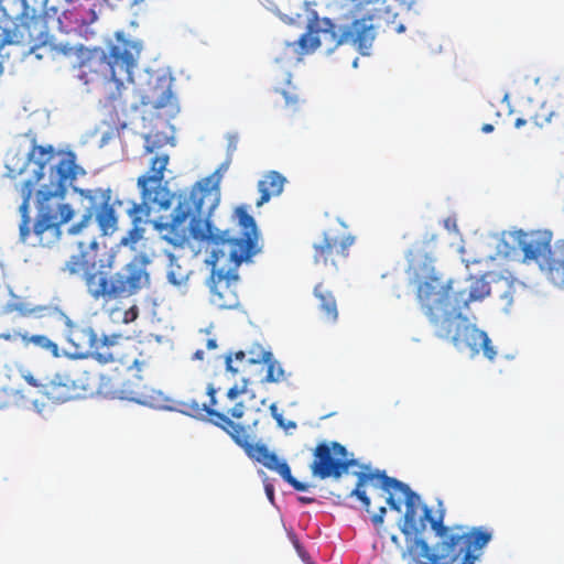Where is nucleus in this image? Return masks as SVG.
Masks as SVG:
<instances>
[{"label": "nucleus", "mask_w": 564, "mask_h": 564, "mask_svg": "<svg viewBox=\"0 0 564 564\" xmlns=\"http://www.w3.org/2000/svg\"><path fill=\"white\" fill-rule=\"evenodd\" d=\"M219 200L217 186L197 184L191 191L180 192L171 221L163 226L164 239L174 247H184L191 238L214 246L209 300L219 310H234L239 305L237 270L260 251L259 232L253 217L243 207L236 209L238 235L215 228L209 217Z\"/></svg>", "instance_id": "1"}, {"label": "nucleus", "mask_w": 564, "mask_h": 564, "mask_svg": "<svg viewBox=\"0 0 564 564\" xmlns=\"http://www.w3.org/2000/svg\"><path fill=\"white\" fill-rule=\"evenodd\" d=\"M409 272L416 283V300L421 311L434 328L437 338L449 341L458 351L470 357L482 351L492 361L497 351L487 333L479 329L463 314L469 304L482 301L490 294L484 278L467 276L463 280H442L435 270L434 254L413 248L408 253Z\"/></svg>", "instance_id": "2"}, {"label": "nucleus", "mask_w": 564, "mask_h": 564, "mask_svg": "<svg viewBox=\"0 0 564 564\" xmlns=\"http://www.w3.org/2000/svg\"><path fill=\"white\" fill-rule=\"evenodd\" d=\"M57 156V161L47 169L48 182L43 183L36 193L37 215L32 230L36 242L45 248L57 243L62 237V226L75 216V209L63 202L68 186L79 195L84 213L67 232L73 236L85 234L96 223L100 236L113 235L119 223L116 207L121 206L122 202L112 197L109 187L74 186L77 176L86 174L85 170L77 164L76 154L72 151H61Z\"/></svg>", "instance_id": "3"}, {"label": "nucleus", "mask_w": 564, "mask_h": 564, "mask_svg": "<svg viewBox=\"0 0 564 564\" xmlns=\"http://www.w3.org/2000/svg\"><path fill=\"white\" fill-rule=\"evenodd\" d=\"M85 242L79 241L80 252L73 254L64 263L62 271L68 275L83 273V282L88 296L95 302L110 303L137 294L149 282V274L137 262H129L112 272L111 263L91 261L83 251Z\"/></svg>", "instance_id": "4"}, {"label": "nucleus", "mask_w": 564, "mask_h": 564, "mask_svg": "<svg viewBox=\"0 0 564 564\" xmlns=\"http://www.w3.org/2000/svg\"><path fill=\"white\" fill-rule=\"evenodd\" d=\"M66 340L75 358L91 356L101 365L120 364L127 370H141L145 364L140 343L120 334L98 338L93 327L67 319Z\"/></svg>", "instance_id": "5"}, {"label": "nucleus", "mask_w": 564, "mask_h": 564, "mask_svg": "<svg viewBox=\"0 0 564 564\" xmlns=\"http://www.w3.org/2000/svg\"><path fill=\"white\" fill-rule=\"evenodd\" d=\"M351 6L339 18L340 35H378L380 33H403L405 26L397 21L398 9L412 8L415 0H352Z\"/></svg>", "instance_id": "6"}, {"label": "nucleus", "mask_w": 564, "mask_h": 564, "mask_svg": "<svg viewBox=\"0 0 564 564\" xmlns=\"http://www.w3.org/2000/svg\"><path fill=\"white\" fill-rule=\"evenodd\" d=\"M143 50L142 41L135 37H109L106 50L94 48L90 57L82 63L89 67L94 57L108 66V75L102 78L101 94L106 102L113 104L122 98L126 83H133V69Z\"/></svg>", "instance_id": "7"}, {"label": "nucleus", "mask_w": 564, "mask_h": 564, "mask_svg": "<svg viewBox=\"0 0 564 564\" xmlns=\"http://www.w3.org/2000/svg\"><path fill=\"white\" fill-rule=\"evenodd\" d=\"M358 480L355 488L350 491V497H356L362 503L366 511L370 510V499L367 496L364 486L373 479L381 481V488L389 492L386 498L387 505L398 512L401 511V502L395 500L392 490L399 491L404 496L405 513L404 523L401 527V532L405 536L422 534L426 529L429 522L432 527V521L437 518L432 516V510L423 505L421 506L420 496L414 492L406 484L386 475V471L376 470L373 473H358Z\"/></svg>", "instance_id": "8"}, {"label": "nucleus", "mask_w": 564, "mask_h": 564, "mask_svg": "<svg viewBox=\"0 0 564 564\" xmlns=\"http://www.w3.org/2000/svg\"><path fill=\"white\" fill-rule=\"evenodd\" d=\"M188 406L193 415H203L206 413L210 416V422L225 431L239 447L243 448L249 458L262 464L265 468L278 473L283 480L291 485L295 490L306 491L310 488V485L302 482L292 476L290 466L286 462H281L278 455L270 452L264 444L254 443L256 434L253 429L257 426L258 420H254L252 424L242 425L230 421L224 413L209 409L206 405H198L193 402Z\"/></svg>", "instance_id": "9"}, {"label": "nucleus", "mask_w": 564, "mask_h": 564, "mask_svg": "<svg viewBox=\"0 0 564 564\" xmlns=\"http://www.w3.org/2000/svg\"><path fill=\"white\" fill-rule=\"evenodd\" d=\"M432 530L438 538L444 564H476L482 555L484 547L490 542L492 535L482 527L467 528L463 524L445 525L444 511L435 521Z\"/></svg>", "instance_id": "10"}, {"label": "nucleus", "mask_w": 564, "mask_h": 564, "mask_svg": "<svg viewBox=\"0 0 564 564\" xmlns=\"http://www.w3.org/2000/svg\"><path fill=\"white\" fill-rule=\"evenodd\" d=\"M169 161V154L163 152L155 153L150 161L149 171L137 181L142 203L133 202L127 210L135 228L149 216L150 204L156 205L161 209H167L172 204L174 195L163 184L164 172Z\"/></svg>", "instance_id": "11"}, {"label": "nucleus", "mask_w": 564, "mask_h": 564, "mask_svg": "<svg viewBox=\"0 0 564 564\" xmlns=\"http://www.w3.org/2000/svg\"><path fill=\"white\" fill-rule=\"evenodd\" d=\"M25 381L54 403H64L78 399L93 390L90 373L82 369L56 372L51 379L39 380L32 375L24 376Z\"/></svg>", "instance_id": "12"}, {"label": "nucleus", "mask_w": 564, "mask_h": 564, "mask_svg": "<svg viewBox=\"0 0 564 564\" xmlns=\"http://www.w3.org/2000/svg\"><path fill=\"white\" fill-rule=\"evenodd\" d=\"M314 458L311 464L313 476L319 479H338L348 469L357 465V460L348 458V452L344 445L338 442H323L314 449Z\"/></svg>", "instance_id": "13"}, {"label": "nucleus", "mask_w": 564, "mask_h": 564, "mask_svg": "<svg viewBox=\"0 0 564 564\" xmlns=\"http://www.w3.org/2000/svg\"><path fill=\"white\" fill-rule=\"evenodd\" d=\"M354 237L345 232L329 229L322 239L314 243L313 259L316 264L337 267V262L348 257V249L354 243Z\"/></svg>", "instance_id": "14"}, {"label": "nucleus", "mask_w": 564, "mask_h": 564, "mask_svg": "<svg viewBox=\"0 0 564 564\" xmlns=\"http://www.w3.org/2000/svg\"><path fill=\"white\" fill-rule=\"evenodd\" d=\"M65 7L63 9V17L55 18L57 31L62 33H89L87 30H83L89 26L97 20V14L94 6L89 4V0H64Z\"/></svg>", "instance_id": "15"}, {"label": "nucleus", "mask_w": 564, "mask_h": 564, "mask_svg": "<svg viewBox=\"0 0 564 564\" xmlns=\"http://www.w3.org/2000/svg\"><path fill=\"white\" fill-rule=\"evenodd\" d=\"M21 2L22 10L15 19L0 4V35H46L41 18L35 15L26 19V10L31 11L32 7L25 0ZM30 15L31 12L28 13V17Z\"/></svg>", "instance_id": "16"}, {"label": "nucleus", "mask_w": 564, "mask_h": 564, "mask_svg": "<svg viewBox=\"0 0 564 564\" xmlns=\"http://www.w3.org/2000/svg\"><path fill=\"white\" fill-rule=\"evenodd\" d=\"M514 246L523 252L525 261H539L540 258L544 259L551 249L552 232L549 230H531L524 231L522 229L512 231L510 234Z\"/></svg>", "instance_id": "17"}, {"label": "nucleus", "mask_w": 564, "mask_h": 564, "mask_svg": "<svg viewBox=\"0 0 564 564\" xmlns=\"http://www.w3.org/2000/svg\"><path fill=\"white\" fill-rule=\"evenodd\" d=\"M305 19L302 14L297 13L294 17L282 15L281 19L289 25L302 26L305 25V32L302 35H336V24L329 18H321L316 10L311 8V2H304Z\"/></svg>", "instance_id": "18"}, {"label": "nucleus", "mask_w": 564, "mask_h": 564, "mask_svg": "<svg viewBox=\"0 0 564 564\" xmlns=\"http://www.w3.org/2000/svg\"><path fill=\"white\" fill-rule=\"evenodd\" d=\"M55 149L53 145H36L33 144L32 149L28 153L29 160H34L35 164L39 166V169L35 171V180H28L23 182L19 188V193L22 197V200L30 202L32 194H33V187L34 183L39 182L41 180H44L45 176V170L46 164L50 163L55 158ZM48 182V178L46 181H43V183Z\"/></svg>", "instance_id": "19"}, {"label": "nucleus", "mask_w": 564, "mask_h": 564, "mask_svg": "<svg viewBox=\"0 0 564 564\" xmlns=\"http://www.w3.org/2000/svg\"><path fill=\"white\" fill-rule=\"evenodd\" d=\"M402 557L408 561V564L445 563L437 543L431 549L424 539L417 536L408 541L406 550L403 552Z\"/></svg>", "instance_id": "20"}, {"label": "nucleus", "mask_w": 564, "mask_h": 564, "mask_svg": "<svg viewBox=\"0 0 564 564\" xmlns=\"http://www.w3.org/2000/svg\"><path fill=\"white\" fill-rule=\"evenodd\" d=\"M51 307L46 305H32L21 296L12 294L10 301L2 306V314L10 315L17 313L20 317H45Z\"/></svg>", "instance_id": "21"}, {"label": "nucleus", "mask_w": 564, "mask_h": 564, "mask_svg": "<svg viewBox=\"0 0 564 564\" xmlns=\"http://www.w3.org/2000/svg\"><path fill=\"white\" fill-rule=\"evenodd\" d=\"M156 82L161 83V85L156 84L149 93L142 95L141 104L161 109L172 104L173 94L165 77H158Z\"/></svg>", "instance_id": "22"}, {"label": "nucleus", "mask_w": 564, "mask_h": 564, "mask_svg": "<svg viewBox=\"0 0 564 564\" xmlns=\"http://www.w3.org/2000/svg\"><path fill=\"white\" fill-rule=\"evenodd\" d=\"M285 182V177L276 171L267 173L258 183L260 198L257 200V206H262L271 197L279 196L283 192Z\"/></svg>", "instance_id": "23"}, {"label": "nucleus", "mask_w": 564, "mask_h": 564, "mask_svg": "<svg viewBox=\"0 0 564 564\" xmlns=\"http://www.w3.org/2000/svg\"><path fill=\"white\" fill-rule=\"evenodd\" d=\"M540 268L554 285L564 288V254L561 250L550 252L540 261Z\"/></svg>", "instance_id": "24"}, {"label": "nucleus", "mask_w": 564, "mask_h": 564, "mask_svg": "<svg viewBox=\"0 0 564 564\" xmlns=\"http://www.w3.org/2000/svg\"><path fill=\"white\" fill-rule=\"evenodd\" d=\"M314 295L318 300V308L324 318L329 323L337 322L338 307L334 294L323 283H318L314 288Z\"/></svg>", "instance_id": "25"}, {"label": "nucleus", "mask_w": 564, "mask_h": 564, "mask_svg": "<svg viewBox=\"0 0 564 564\" xmlns=\"http://www.w3.org/2000/svg\"><path fill=\"white\" fill-rule=\"evenodd\" d=\"M207 394L209 395V404H206V403H202V405H206L208 406L209 409H213L214 410V406L216 405V398H215V394H216V389L214 388L213 384H208L207 387ZM193 402L197 403L198 405H200V403H198L197 401L195 400H189V401H184L182 402V405L186 409V412L194 416L191 412V409H189V404H192ZM245 404L242 402H237L232 408L228 409L227 410V413L225 412H221V411H218L217 412H220V413H224L230 421H232L228 415H230L232 419H241L245 414ZM216 411V409H215Z\"/></svg>", "instance_id": "26"}, {"label": "nucleus", "mask_w": 564, "mask_h": 564, "mask_svg": "<svg viewBox=\"0 0 564 564\" xmlns=\"http://www.w3.org/2000/svg\"><path fill=\"white\" fill-rule=\"evenodd\" d=\"M22 343L25 347L33 345L34 347L50 354L54 358H58L61 356L58 345L50 339L46 335H30L28 332H24L22 335Z\"/></svg>", "instance_id": "27"}, {"label": "nucleus", "mask_w": 564, "mask_h": 564, "mask_svg": "<svg viewBox=\"0 0 564 564\" xmlns=\"http://www.w3.org/2000/svg\"><path fill=\"white\" fill-rule=\"evenodd\" d=\"M26 3H29L32 7L31 15L26 17V19H31L33 17H40L44 28H45V34L48 35V33L53 29V23H55V14H56V8L52 7L51 10L54 11L53 15H50L47 12V3L48 0H25ZM30 13V11L26 10V15Z\"/></svg>", "instance_id": "28"}, {"label": "nucleus", "mask_w": 564, "mask_h": 564, "mask_svg": "<svg viewBox=\"0 0 564 564\" xmlns=\"http://www.w3.org/2000/svg\"><path fill=\"white\" fill-rule=\"evenodd\" d=\"M44 40L40 44H35L31 47L30 53L35 54L37 58L44 56L55 57L56 55L63 54L68 55L73 51V47L57 46L53 43L54 37H43Z\"/></svg>", "instance_id": "29"}, {"label": "nucleus", "mask_w": 564, "mask_h": 564, "mask_svg": "<svg viewBox=\"0 0 564 564\" xmlns=\"http://www.w3.org/2000/svg\"><path fill=\"white\" fill-rule=\"evenodd\" d=\"M321 37H299L294 42H288L286 46L292 50L297 59L313 53L321 45Z\"/></svg>", "instance_id": "30"}, {"label": "nucleus", "mask_w": 564, "mask_h": 564, "mask_svg": "<svg viewBox=\"0 0 564 564\" xmlns=\"http://www.w3.org/2000/svg\"><path fill=\"white\" fill-rule=\"evenodd\" d=\"M288 84V88L281 90L276 89L275 91L283 96L285 109L291 112H297L301 110L304 99L300 96L296 87L290 84V80Z\"/></svg>", "instance_id": "31"}, {"label": "nucleus", "mask_w": 564, "mask_h": 564, "mask_svg": "<svg viewBox=\"0 0 564 564\" xmlns=\"http://www.w3.org/2000/svg\"><path fill=\"white\" fill-rule=\"evenodd\" d=\"M336 46L348 45L349 47L360 52L362 55H369L375 37H335Z\"/></svg>", "instance_id": "32"}, {"label": "nucleus", "mask_w": 564, "mask_h": 564, "mask_svg": "<svg viewBox=\"0 0 564 564\" xmlns=\"http://www.w3.org/2000/svg\"><path fill=\"white\" fill-rule=\"evenodd\" d=\"M29 209H30V202L22 200L19 212L21 214V223L19 225V232H20V240L22 242H26L29 237L31 236V229H30V216H29Z\"/></svg>", "instance_id": "33"}, {"label": "nucleus", "mask_w": 564, "mask_h": 564, "mask_svg": "<svg viewBox=\"0 0 564 564\" xmlns=\"http://www.w3.org/2000/svg\"><path fill=\"white\" fill-rule=\"evenodd\" d=\"M270 359H272V352L260 345H254L247 351V365L265 364Z\"/></svg>", "instance_id": "34"}, {"label": "nucleus", "mask_w": 564, "mask_h": 564, "mask_svg": "<svg viewBox=\"0 0 564 564\" xmlns=\"http://www.w3.org/2000/svg\"><path fill=\"white\" fill-rule=\"evenodd\" d=\"M267 375L263 379L265 382H280L284 379V370L282 366L273 358L270 361H265Z\"/></svg>", "instance_id": "35"}, {"label": "nucleus", "mask_w": 564, "mask_h": 564, "mask_svg": "<svg viewBox=\"0 0 564 564\" xmlns=\"http://www.w3.org/2000/svg\"><path fill=\"white\" fill-rule=\"evenodd\" d=\"M554 115L555 113L553 111L547 110L545 108H541L539 112L532 116L531 120L536 127L543 128L551 122Z\"/></svg>", "instance_id": "36"}, {"label": "nucleus", "mask_w": 564, "mask_h": 564, "mask_svg": "<svg viewBox=\"0 0 564 564\" xmlns=\"http://www.w3.org/2000/svg\"><path fill=\"white\" fill-rule=\"evenodd\" d=\"M138 316H139V307L137 305H132L123 312L122 322L124 324L132 323L138 318Z\"/></svg>", "instance_id": "37"}, {"label": "nucleus", "mask_w": 564, "mask_h": 564, "mask_svg": "<svg viewBox=\"0 0 564 564\" xmlns=\"http://www.w3.org/2000/svg\"><path fill=\"white\" fill-rule=\"evenodd\" d=\"M238 137L236 134H229L227 138V156L231 158L234 152L238 148Z\"/></svg>", "instance_id": "38"}, {"label": "nucleus", "mask_w": 564, "mask_h": 564, "mask_svg": "<svg viewBox=\"0 0 564 564\" xmlns=\"http://www.w3.org/2000/svg\"><path fill=\"white\" fill-rule=\"evenodd\" d=\"M387 513L386 507H380L379 511L371 517V521L376 527H380L383 523L384 516Z\"/></svg>", "instance_id": "39"}, {"label": "nucleus", "mask_w": 564, "mask_h": 564, "mask_svg": "<svg viewBox=\"0 0 564 564\" xmlns=\"http://www.w3.org/2000/svg\"><path fill=\"white\" fill-rule=\"evenodd\" d=\"M24 332L15 330L13 333L7 332V333H0V339H3L6 341H13L17 338H20L22 340V335Z\"/></svg>", "instance_id": "40"}, {"label": "nucleus", "mask_w": 564, "mask_h": 564, "mask_svg": "<svg viewBox=\"0 0 564 564\" xmlns=\"http://www.w3.org/2000/svg\"><path fill=\"white\" fill-rule=\"evenodd\" d=\"M245 387L238 388L237 386H234L227 391V398L231 401H235L240 394L245 392Z\"/></svg>", "instance_id": "41"}, {"label": "nucleus", "mask_w": 564, "mask_h": 564, "mask_svg": "<svg viewBox=\"0 0 564 564\" xmlns=\"http://www.w3.org/2000/svg\"><path fill=\"white\" fill-rule=\"evenodd\" d=\"M225 364H226V369L227 371H230L232 372L234 375L238 373L240 371V369L238 367H235L232 365V356L231 355H227L226 358H225Z\"/></svg>", "instance_id": "42"}, {"label": "nucleus", "mask_w": 564, "mask_h": 564, "mask_svg": "<svg viewBox=\"0 0 564 564\" xmlns=\"http://www.w3.org/2000/svg\"><path fill=\"white\" fill-rule=\"evenodd\" d=\"M270 412H271V414H272L273 419L276 421V423H278V424H282V419H283V416H282V414L278 411V406H276V404H275V403H272V404L270 405Z\"/></svg>", "instance_id": "43"}, {"label": "nucleus", "mask_w": 564, "mask_h": 564, "mask_svg": "<svg viewBox=\"0 0 564 564\" xmlns=\"http://www.w3.org/2000/svg\"><path fill=\"white\" fill-rule=\"evenodd\" d=\"M235 359L239 362H246L247 364V352L239 350L235 354Z\"/></svg>", "instance_id": "44"}, {"label": "nucleus", "mask_w": 564, "mask_h": 564, "mask_svg": "<svg viewBox=\"0 0 564 564\" xmlns=\"http://www.w3.org/2000/svg\"><path fill=\"white\" fill-rule=\"evenodd\" d=\"M280 427L284 429L285 431L290 429H295L296 423L293 421H289L288 423L284 422V419H282V424H278Z\"/></svg>", "instance_id": "45"}, {"label": "nucleus", "mask_w": 564, "mask_h": 564, "mask_svg": "<svg viewBox=\"0 0 564 564\" xmlns=\"http://www.w3.org/2000/svg\"><path fill=\"white\" fill-rule=\"evenodd\" d=\"M206 348H207L208 350L216 349V348H217V341H216V339H215V338H209V339H207V341H206Z\"/></svg>", "instance_id": "46"}, {"label": "nucleus", "mask_w": 564, "mask_h": 564, "mask_svg": "<svg viewBox=\"0 0 564 564\" xmlns=\"http://www.w3.org/2000/svg\"><path fill=\"white\" fill-rule=\"evenodd\" d=\"M265 492H267L268 498L272 501L273 497H274V490H273L272 486L267 485Z\"/></svg>", "instance_id": "47"}, {"label": "nucleus", "mask_w": 564, "mask_h": 564, "mask_svg": "<svg viewBox=\"0 0 564 564\" xmlns=\"http://www.w3.org/2000/svg\"><path fill=\"white\" fill-rule=\"evenodd\" d=\"M299 501L302 503L308 505V503H313L315 501V499L312 497L301 496V497H299Z\"/></svg>", "instance_id": "48"}, {"label": "nucleus", "mask_w": 564, "mask_h": 564, "mask_svg": "<svg viewBox=\"0 0 564 564\" xmlns=\"http://www.w3.org/2000/svg\"><path fill=\"white\" fill-rule=\"evenodd\" d=\"M128 399L132 400V401H137V402H142L141 394H139L137 392H131L130 395L128 397Z\"/></svg>", "instance_id": "49"}, {"label": "nucleus", "mask_w": 564, "mask_h": 564, "mask_svg": "<svg viewBox=\"0 0 564 564\" xmlns=\"http://www.w3.org/2000/svg\"><path fill=\"white\" fill-rule=\"evenodd\" d=\"M481 131L485 132V133L492 132L494 131V126L491 123H485L481 127Z\"/></svg>", "instance_id": "50"}, {"label": "nucleus", "mask_w": 564, "mask_h": 564, "mask_svg": "<svg viewBox=\"0 0 564 564\" xmlns=\"http://www.w3.org/2000/svg\"><path fill=\"white\" fill-rule=\"evenodd\" d=\"M193 359L195 360H203L204 359V351L198 349L194 352Z\"/></svg>", "instance_id": "51"}, {"label": "nucleus", "mask_w": 564, "mask_h": 564, "mask_svg": "<svg viewBox=\"0 0 564 564\" xmlns=\"http://www.w3.org/2000/svg\"><path fill=\"white\" fill-rule=\"evenodd\" d=\"M87 245L93 250H96L98 248V242L95 237H93Z\"/></svg>", "instance_id": "52"}, {"label": "nucleus", "mask_w": 564, "mask_h": 564, "mask_svg": "<svg viewBox=\"0 0 564 564\" xmlns=\"http://www.w3.org/2000/svg\"><path fill=\"white\" fill-rule=\"evenodd\" d=\"M527 123V120L525 119H522V118H518L514 122V127L516 128H521L522 126H524Z\"/></svg>", "instance_id": "53"}, {"label": "nucleus", "mask_w": 564, "mask_h": 564, "mask_svg": "<svg viewBox=\"0 0 564 564\" xmlns=\"http://www.w3.org/2000/svg\"><path fill=\"white\" fill-rule=\"evenodd\" d=\"M230 162H231V158L227 156V160H226L225 163L221 164L220 170H227L229 164H230Z\"/></svg>", "instance_id": "54"}, {"label": "nucleus", "mask_w": 564, "mask_h": 564, "mask_svg": "<svg viewBox=\"0 0 564 564\" xmlns=\"http://www.w3.org/2000/svg\"><path fill=\"white\" fill-rule=\"evenodd\" d=\"M391 541L397 545V546H400V541H399V538L397 535H392L391 536Z\"/></svg>", "instance_id": "55"}, {"label": "nucleus", "mask_w": 564, "mask_h": 564, "mask_svg": "<svg viewBox=\"0 0 564 564\" xmlns=\"http://www.w3.org/2000/svg\"><path fill=\"white\" fill-rule=\"evenodd\" d=\"M153 150L150 147H147V152L151 153Z\"/></svg>", "instance_id": "56"}, {"label": "nucleus", "mask_w": 564, "mask_h": 564, "mask_svg": "<svg viewBox=\"0 0 564 564\" xmlns=\"http://www.w3.org/2000/svg\"><path fill=\"white\" fill-rule=\"evenodd\" d=\"M352 65H354V67H357V58L354 59Z\"/></svg>", "instance_id": "57"}]
</instances>
